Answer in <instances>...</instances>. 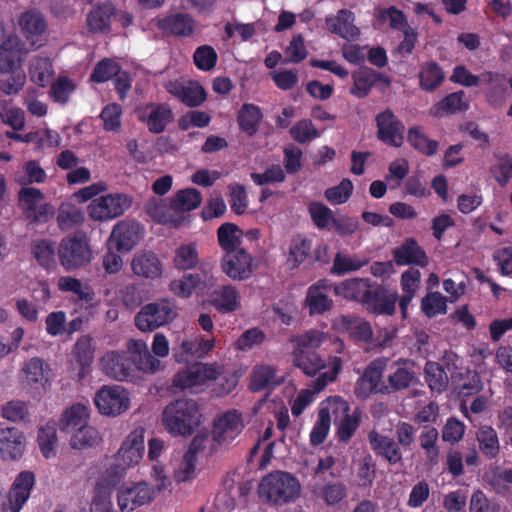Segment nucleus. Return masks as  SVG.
<instances>
[{"mask_svg": "<svg viewBox=\"0 0 512 512\" xmlns=\"http://www.w3.org/2000/svg\"><path fill=\"white\" fill-rule=\"evenodd\" d=\"M197 401L179 398L170 402L162 412V425L173 436H190L201 422Z\"/></svg>", "mask_w": 512, "mask_h": 512, "instance_id": "obj_1", "label": "nucleus"}, {"mask_svg": "<svg viewBox=\"0 0 512 512\" xmlns=\"http://www.w3.org/2000/svg\"><path fill=\"white\" fill-rule=\"evenodd\" d=\"M299 480L289 472L272 471L259 484V497L272 506H283L296 501L300 496Z\"/></svg>", "mask_w": 512, "mask_h": 512, "instance_id": "obj_2", "label": "nucleus"}, {"mask_svg": "<svg viewBox=\"0 0 512 512\" xmlns=\"http://www.w3.org/2000/svg\"><path fill=\"white\" fill-rule=\"evenodd\" d=\"M324 335L317 330H309L294 340L292 352L293 365L307 376H315L326 367L325 361L317 353Z\"/></svg>", "mask_w": 512, "mask_h": 512, "instance_id": "obj_3", "label": "nucleus"}, {"mask_svg": "<svg viewBox=\"0 0 512 512\" xmlns=\"http://www.w3.org/2000/svg\"><path fill=\"white\" fill-rule=\"evenodd\" d=\"M57 256L63 269L74 271L88 265L92 250L85 232L75 231L63 237L57 247Z\"/></svg>", "mask_w": 512, "mask_h": 512, "instance_id": "obj_4", "label": "nucleus"}, {"mask_svg": "<svg viewBox=\"0 0 512 512\" xmlns=\"http://www.w3.org/2000/svg\"><path fill=\"white\" fill-rule=\"evenodd\" d=\"M177 307L168 298L145 304L135 315V326L142 332H151L171 323L177 317Z\"/></svg>", "mask_w": 512, "mask_h": 512, "instance_id": "obj_5", "label": "nucleus"}, {"mask_svg": "<svg viewBox=\"0 0 512 512\" xmlns=\"http://www.w3.org/2000/svg\"><path fill=\"white\" fill-rule=\"evenodd\" d=\"M133 203V198L125 193H109L91 201L88 214L96 221H107L122 216Z\"/></svg>", "mask_w": 512, "mask_h": 512, "instance_id": "obj_6", "label": "nucleus"}, {"mask_svg": "<svg viewBox=\"0 0 512 512\" xmlns=\"http://www.w3.org/2000/svg\"><path fill=\"white\" fill-rule=\"evenodd\" d=\"M386 366V359L383 358L374 359L367 365L354 386V394L358 399H366L372 394L388 395L386 382L383 381Z\"/></svg>", "mask_w": 512, "mask_h": 512, "instance_id": "obj_7", "label": "nucleus"}, {"mask_svg": "<svg viewBox=\"0 0 512 512\" xmlns=\"http://www.w3.org/2000/svg\"><path fill=\"white\" fill-rule=\"evenodd\" d=\"M43 192L35 187L22 186L18 192L19 205L25 217L34 223H46L53 214V206L49 203H40L44 200Z\"/></svg>", "mask_w": 512, "mask_h": 512, "instance_id": "obj_8", "label": "nucleus"}, {"mask_svg": "<svg viewBox=\"0 0 512 512\" xmlns=\"http://www.w3.org/2000/svg\"><path fill=\"white\" fill-rule=\"evenodd\" d=\"M218 376L219 371L214 365L198 363L177 372L173 378V386L195 393L210 381L216 380Z\"/></svg>", "mask_w": 512, "mask_h": 512, "instance_id": "obj_9", "label": "nucleus"}, {"mask_svg": "<svg viewBox=\"0 0 512 512\" xmlns=\"http://www.w3.org/2000/svg\"><path fill=\"white\" fill-rule=\"evenodd\" d=\"M377 138L382 143L391 147H401L405 138V125L387 108L375 116Z\"/></svg>", "mask_w": 512, "mask_h": 512, "instance_id": "obj_10", "label": "nucleus"}, {"mask_svg": "<svg viewBox=\"0 0 512 512\" xmlns=\"http://www.w3.org/2000/svg\"><path fill=\"white\" fill-rule=\"evenodd\" d=\"M137 119L153 134H161L174 119L172 109L163 103L150 102L135 109Z\"/></svg>", "mask_w": 512, "mask_h": 512, "instance_id": "obj_11", "label": "nucleus"}, {"mask_svg": "<svg viewBox=\"0 0 512 512\" xmlns=\"http://www.w3.org/2000/svg\"><path fill=\"white\" fill-rule=\"evenodd\" d=\"M129 402L127 391L119 385L103 386L94 397V403L99 412L107 416H116L125 412Z\"/></svg>", "mask_w": 512, "mask_h": 512, "instance_id": "obj_12", "label": "nucleus"}, {"mask_svg": "<svg viewBox=\"0 0 512 512\" xmlns=\"http://www.w3.org/2000/svg\"><path fill=\"white\" fill-rule=\"evenodd\" d=\"M397 301L398 293L396 291H391L388 287L371 281L363 306L375 315L390 316L395 313Z\"/></svg>", "mask_w": 512, "mask_h": 512, "instance_id": "obj_13", "label": "nucleus"}, {"mask_svg": "<svg viewBox=\"0 0 512 512\" xmlns=\"http://www.w3.org/2000/svg\"><path fill=\"white\" fill-rule=\"evenodd\" d=\"M155 496L152 485L141 481L130 486L123 485L118 491V506L120 512H132L136 508L149 503Z\"/></svg>", "mask_w": 512, "mask_h": 512, "instance_id": "obj_14", "label": "nucleus"}, {"mask_svg": "<svg viewBox=\"0 0 512 512\" xmlns=\"http://www.w3.org/2000/svg\"><path fill=\"white\" fill-rule=\"evenodd\" d=\"M155 25L163 35L176 38L193 36L197 28L196 20L188 13L177 12L155 19Z\"/></svg>", "mask_w": 512, "mask_h": 512, "instance_id": "obj_15", "label": "nucleus"}, {"mask_svg": "<svg viewBox=\"0 0 512 512\" xmlns=\"http://www.w3.org/2000/svg\"><path fill=\"white\" fill-rule=\"evenodd\" d=\"M221 268L234 281L247 280L253 274V258L244 248H239L222 257Z\"/></svg>", "mask_w": 512, "mask_h": 512, "instance_id": "obj_16", "label": "nucleus"}, {"mask_svg": "<svg viewBox=\"0 0 512 512\" xmlns=\"http://www.w3.org/2000/svg\"><path fill=\"white\" fill-rule=\"evenodd\" d=\"M141 226L135 221L122 220L112 230L108 241L110 249L119 253L131 251L140 241Z\"/></svg>", "mask_w": 512, "mask_h": 512, "instance_id": "obj_17", "label": "nucleus"}, {"mask_svg": "<svg viewBox=\"0 0 512 512\" xmlns=\"http://www.w3.org/2000/svg\"><path fill=\"white\" fill-rule=\"evenodd\" d=\"M334 283L329 279H320L307 289L305 305L309 315H323L333 307V300L328 296L333 291Z\"/></svg>", "mask_w": 512, "mask_h": 512, "instance_id": "obj_18", "label": "nucleus"}, {"mask_svg": "<svg viewBox=\"0 0 512 512\" xmlns=\"http://www.w3.org/2000/svg\"><path fill=\"white\" fill-rule=\"evenodd\" d=\"M243 428L244 423L241 413L237 410L226 411L213 422V440L218 444L232 441L242 432Z\"/></svg>", "mask_w": 512, "mask_h": 512, "instance_id": "obj_19", "label": "nucleus"}, {"mask_svg": "<svg viewBox=\"0 0 512 512\" xmlns=\"http://www.w3.org/2000/svg\"><path fill=\"white\" fill-rule=\"evenodd\" d=\"M414 366L415 363L411 359H398L391 365V372L386 382L388 395L408 389L417 382Z\"/></svg>", "mask_w": 512, "mask_h": 512, "instance_id": "obj_20", "label": "nucleus"}, {"mask_svg": "<svg viewBox=\"0 0 512 512\" xmlns=\"http://www.w3.org/2000/svg\"><path fill=\"white\" fill-rule=\"evenodd\" d=\"M391 254L398 266L414 265L424 268L429 264L425 250L412 237L406 238L399 246L393 248Z\"/></svg>", "mask_w": 512, "mask_h": 512, "instance_id": "obj_21", "label": "nucleus"}, {"mask_svg": "<svg viewBox=\"0 0 512 512\" xmlns=\"http://www.w3.org/2000/svg\"><path fill=\"white\" fill-rule=\"evenodd\" d=\"M25 450V436L13 426L0 424V457L5 461L17 460Z\"/></svg>", "mask_w": 512, "mask_h": 512, "instance_id": "obj_22", "label": "nucleus"}, {"mask_svg": "<svg viewBox=\"0 0 512 512\" xmlns=\"http://www.w3.org/2000/svg\"><path fill=\"white\" fill-rule=\"evenodd\" d=\"M100 365L102 371L118 381H127L133 376V363L130 357L124 352L109 351L105 353Z\"/></svg>", "mask_w": 512, "mask_h": 512, "instance_id": "obj_23", "label": "nucleus"}, {"mask_svg": "<svg viewBox=\"0 0 512 512\" xmlns=\"http://www.w3.org/2000/svg\"><path fill=\"white\" fill-rule=\"evenodd\" d=\"M35 485V475L31 471H21L15 478L7 500L11 512H20L23 505L30 497L31 491Z\"/></svg>", "mask_w": 512, "mask_h": 512, "instance_id": "obj_24", "label": "nucleus"}, {"mask_svg": "<svg viewBox=\"0 0 512 512\" xmlns=\"http://www.w3.org/2000/svg\"><path fill=\"white\" fill-rule=\"evenodd\" d=\"M169 94L177 98L187 107H198L207 99V93L198 82H189L187 85L177 80L169 81L166 84Z\"/></svg>", "mask_w": 512, "mask_h": 512, "instance_id": "obj_25", "label": "nucleus"}, {"mask_svg": "<svg viewBox=\"0 0 512 512\" xmlns=\"http://www.w3.org/2000/svg\"><path fill=\"white\" fill-rule=\"evenodd\" d=\"M368 441L373 452L390 465H397L402 461V449L393 438L372 430L368 434Z\"/></svg>", "mask_w": 512, "mask_h": 512, "instance_id": "obj_26", "label": "nucleus"}, {"mask_svg": "<svg viewBox=\"0 0 512 512\" xmlns=\"http://www.w3.org/2000/svg\"><path fill=\"white\" fill-rule=\"evenodd\" d=\"M352 79L353 85L350 89V94L360 99L368 96L371 89L378 82H384L387 86L391 83L388 76L369 67H361L359 70L354 71Z\"/></svg>", "mask_w": 512, "mask_h": 512, "instance_id": "obj_27", "label": "nucleus"}, {"mask_svg": "<svg viewBox=\"0 0 512 512\" xmlns=\"http://www.w3.org/2000/svg\"><path fill=\"white\" fill-rule=\"evenodd\" d=\"M208 302L219 313L228 314L240 308L241 296L235 286L231 284L220 285L210 292Z\"/></svg>", "mask_w": 512, "mask_h": 512, "instance_id": "obj_28", "label": "nucleus"}, {"mask_svg": "<svg viewBox=\"0 0 512 512\" xmlns=\"http://www.w3.org/2000/svg\"><path fill=\"white\" fill-rule=\"evenodd\" d=\"M481 80L482 84L487 85L484 91L487 103L495 109L501 108L508 92L506 77L495 72H485L481 75Z\"/></svg>", "mask_w": 512, "mask_h": 512, "instance_id": "obj_29", "label": "nucleus"}, {"mask_svg": "<svg viewBox=\"0 0 512 512\" xmlns=\"http://www.w3.org/2000/svg\"><path fill=\"white\" fill-rule=\"evenodd\" d=\"M143 428L133 430L122 443L118 450L119 460L127 466L137 464L143 457L145 451Z\"/></svg>", "mask_w": 512, "mask_h": 512, "instance_id": "obj_30", "label": "nucleus"}, {"mask_svg": "<svg viewBox=\"0 0 512 512\" xmlns=\"http://www.w3.org/2000/svg\"><path fill=\"white\" fill-rule=\"evenodd\" d=\"M131 269L135 275L150 280L160 278L163 272L160 259L152 251L137 252L132 258Z\"/></svg>", "mask_w": 512, "mask_h": 512, "instance_id": "obj_31", "label": "nucleus"}, {"mask_svg": "<svg viewBox=\"0 0 512 512\" xmlns=\"http://www.w3.org/2000/svg\"><path fill=\"white\" fill-rule=\"evenodd\" d=\"M370 284L369 278H351L334 284L333 292L336 296L359 302L363 306Z\"/></svg>", "mask_w": 512, "mask_h": 512, "instance_id": "obj_32", "label": "nucleus"}, {"mask_svg": "<svg viewBox=\"0 0 512 512\" xmlns=\"http://www.w3.org/2000/svg\"><path fill=\"white\" fill-rule=\"evenodd\" d=\"M469 109V102L466 93L462 90L446 95L430 109V115L441 118L446 115L466 112Z\"/></svg>", "mask_w": 512, "mask_h": 512, "instance_id": "obj_33", "label": "nucleus"}, {"mask_svg": "<svg viewBox=\"0 0 512 512\" xmlns=\"http://www.w3.org/2000/svg\"><path fill=\"white\" fill-rule=\"evenodd\" d=\"M115 15L112 3L96 5L87 15V27L91 33H107L110 31L111 19Z\"/></svg>", "mask_w": 512, "mask_h": 512, "instance_id": "obj_34", "label": "nucleus"}, {"mask_svg": "<svg viewBox=\"0 0 512 512\" xmlns=\"http://www.w3.org/2000/svg\"><path fill=\"white\" fill-rule=\"evenodd\" d=\"M89 419L88 408L76 403L65 409L59 420V429L66 434H70L83 427Z\"/></svg>", "mask_w": 512, "mask_h": 512, "instance_id": "obj_35", "label": "nucleus"}, {"mask_svg": "<svg viewBox=\"0 0 512 512\" xmlns=\"http://www.w3.org/2000/svg\"><path fill=\"white\" fill-rule=\"evenodd\" d=\"M262 119L263 113L260 107L252 103L243 104L237 114L239 129L249 137L257 134Z\"/></svg>", "mask_w": 512, "mask_h": 512, "instance_id": "obj_36", "label": "nucleus"}, {"mask_svg": "<svg viewBox=\"0 0 512 512\" xmlns=\"http://www.w3.org/2000/svg\"><path fill=\"white\" fill-rule=\"evenodd\" d=\"M464 461L467 466H478L480 463L479 451L473 446L463 459L462 453L457 449H450L446 455V469L454 478L464 474Z\"/></svg>", "mask_w": 512, "mask_h": 512, "instance_id": "obj_37", "label": "nucleus"}, {"mask_svg": "<svg viewBox=\"0 0 512 512\" xmlns=\"http://www.w3.org/2000/svg\"><path fill=\"white\" fill-rule=\"evenodd\" d=\"M354 14L346 9L338 12L335 18L327 19V25L332 33L344 39H356L359 36V29L354 25Z\"/></svg>", "mask_w": 512, "mask_h": 512, "instance_id": "obj_38", "label": "nucleus"}, {"mask_svg": "<svg viewBox=\"0 0 512 512\" xmlns=\"http://www.w3.org/2000/svg\"><path fill=\"white\" fill-rule=\"evenodd\" d=\"M476 440L479 451L483 456L492 460L498 457L500 453V442L496 430L490 425H481L476 431Z\"/></svg>", "mask_w": 512, "mask_h": 512, "instance_id": "obj_39", "label": "nucleus"}, {"mask_svg": "<svg viewBox=\"0 0 512 512\" xmlns=\"http://www.w3.org/2000/svg\"><path fill=\"white\" fill-rule=\"evenodd\" d=\"M452 383L458 394L463 397L476 395L483 388L480 375L476 371L470 369H466L464 372H459L453 375Z\"/></svg>", "mask_w": 512, "mask_h": 512, "instance_id": "obj_40", "label": "nucleus"}, {"mask_svg": "<svg viewBox=\"0 0 512 512\" xmlns=\"http://www.w3.org/2000/svg\"><path fill=\"white\" fill-rule=\"evenodd\" d=\"M22 385L24 388L38 389L44 387V383L48 380L45 370L44 362L34 357L27 361L22 368Z\"/></svg>", "mask_w": 512, "mask_h": 512, "instance_id": "obj_41", "label": "nucleus"}, {"mask_svg": "<svg viewBox=\"0 0 512 512\" xmlns=\"http://www.w3.org/2000/svg\"><path fill=\"white\" fill-rule=\"evenodd\" d=\"M215 348L214 338H205L197 336L194 340H185L181 344L182 353L174 352V358L177 362L184 361V354L196 358H204Z\"/></svg>", "mask_w": 512, "mask_h": 512, "instance_id": "obj_42", "label": "nucleus"}, {"mask_svg": "<svg viewBox=\"0 0 512 512\" xmlns=\"http://www.w3.org/2000/svg\"><path fill=\"white\" fill-rule=\"evenodd\" d=\"M73 354L76 358V362L81 367L78 377L79 380H82L88 374L89 368L94 360L92 338L89 335L81 336L74 345Z\"/></svg>", "mask_w": 512, "mask_h": 512, "instance_id": "obj_43", "label": "nucleus"}, {"mask_svg": "<svg viewBox=\"0 0 512 512\" xmlns=\"http://www.w3.org/2000/svg\"><path fill=\"white\" fill-rule=\"evenodd\" d=\"M445 74L442 67L435 61H428L421 65L419 71L420 87L424 91L436 90L444 81Z\"/></svg>", "mask_w": 512, "mask_h": 512, "instance_id": "obj_44", "label": "nucleus"}, {"mask_svg": "<svg viewBox=\"0 0 512 512\" xmlns=\"http://www.w3.org/2000/svg\"><path fill=\"white\" fill-rule=\"evenodd\" d=\"M407 142L414 150L425 156L435 155L439 147V142L429 139L420 126H412L408 129Z\"/></svg>", "mask_w": 512, "mask_h": 512, "instance_id": "obj_45", "label": "nucleus"}, {"mask_svg": "<svg viewBox=\"0 0 512 512\" xmlns=\"http://www.w3.org/2000/svg\"><path fill=\"white\" fill-rule=\"evenodd\" d=\"M20 48L17 37L9 36L0 44V72H11L20 62Z\"/></svg>", "mask_w": 512, "mask_h": 512, "instance_id": "obj_46", "label": "nucleus"}, {"mask_svg": "<svg viewBox=\"0 0 512 512\" xmlns=\"http://www.w3.org/2000/svg\"><path fill=\"white\" fill-rule=\"evenodd\" d=\"M19 24L26 38L42 35L48 27L44 15L36 9L25 11L19 18Z\"/></svg>", "mask_w": 512, "mask_h": 512, "instance_id": "obj_47", "label": "nucleus"}, {"mask_svg": "<svg viewBox=\"0 0 512 512\" xmlns=\"http://www.w3.org/2000/svg\"><path fill=\"white\" fill-rule=\"evenodd\" d=\"M208 280L207 273H185L181 279L170 284L171 291L179 297H189L201 284Z\"/></svg>", "mask_w": 512, "mask_h": 512, "instance_id": "obj_48", "label": "nucleus"}, {"mask_svg": "<svg viewBox=\"0 0 512 512\" xmlns=\"http://www.w3.org/2000/svg\"><path fill=\"white\" fill-rule=\"evenodd\" d=\"M367 264L368 259L364 257H360L356 254L349 255L337 252L333 259V265L330 269V273L332 275L342 276L347 273L358 271Z\"/></svg>", "mask_w": 512, "mask_h": 512, "instance_id": "obj_49", "label": "nucleus"}, {"mask_svg": "<svg viewBox=\"0 0 512 512\" xmlns=\"http://www.w3.org/2000/svg\"><path fill=\"white\" fill-rule=\"evenodd\" d=\"M242 234V230L234 223L226 222L218 228V244L225 254L240 248Z\"/></svg>", "mask_w": 512, "mask_h": 512, "instance_id": "obj_50", "label": "nucleus"}, {"mask_svg": "<svg viewBox=\"0 0 512 512\" xmlns=\"http://www.w3.org/2000/svg\"><path fill=\"white\" fill-rule=\"evenodd\" d=\"M201 193L195 188H185L176 192L170 201V208L174 211L189 212L200 206Z\"/></svg>", "mask_w": 512, "mask_h": 512, "instance_id": "obj_51", "label": "nucleus"}, {"mask_svg": "<svg viewBox=\"0 0 512 512\" xmlns=\"http://www.w3.org/2000/svg\"><path fill=\"white\" fill-rule=\"evenodd\" d=\"M37 443L46 459L56 456L58 447L57 429L54 423H47L38 430Z\"/></svg>", "mask_w": 512, "mask_h": 512, "instance_id": "obj_52", "label": "nucleus"}, {"mask_svg": "<svg viewBox=\"0 0 512 512\" xmlns=\"http://www.w3.org/2000/svg\"><path fill=\"white\" fill-rule=\"evenodd\" d=\"M84 213L76 205L70 203L62 204L57 213V224L62 231L70 230L80 226L84 222Z\"/></svg>", "mask_w": 512, "mask_h": 512, "instance_id": "obj_53", "label": "nucleus"}, {"mask_svg": "<svg viewBox=\"0 0 512 512\" xmlns=\"http://www.w3.org/2000/svg\"><path fill=\"white\" fill-rule=\"evenodd\" d=\"M424 372L425 380L432 391L441 393L447 388L449 380L441 364L428 361L425 364Z\"/></svg>", "mask_w": 512, "mask_h": 512, "instance_id": "obj_54", "label": "nucleus"}, {"mask_svg": "<svg viewBox=\"0 0 512 512\" xmlns=\"http://www.w3.org/2000/svg\"><path fill=\"white\" fill-rule=\"evenodd\" d=\"M46 179L47 174L39 162L29 160L23 164L21 172L16 177V182L21 186H29L35 183H44Z\"/></svg>", "mask_w": 512, "mask_h": 512, "instance_id": "obj_55", "label": "nucleus"}, {"mask_svg": "<svg viewBox=\"0 0 512 512\" xmlns=\"http://www.w3.org/2000/svg\"><path fill=\"white\" fill-rule=\"evenodd\" d=\"M199 262V255L194 244L179 246L173 258L174 267L178 270L194 269Z\"/></svg>", "mask_w": 512, "mask_h": 512, "instance_id": "obj_56", "label": "nucleus"}, {"mask_svg": "<svg viewBox=\"0 0 512 512\" xmlns=\"http://www.w3.org/2000/svg\"><path fill=\"white\" fill-rule=\"evenodd\" d=\"M439 432L434 427H426L420 437V447L425 451L427 460L430 464L435 465L439 461L440 449L437 446Z\"/></svg>", "mask_w": 512, "mask_h": 512, "instance_id": "obj_57", "label": "nucleus"}, {"mask_svg": "<svg viewBox=\"0 0 512 512\" xmlns=\"http://www.w3.org/2000/svg\"><path fill=\"white\" fill-rule=\"evenodd\" d=\"M32 252L37 262L43 268L49 270L56 266L55 245L52 241L41 239L34 243Z\"/></svg>", "mask_w": 512, "mask_h": 512, "instance_id": "obj_58", "label": "nucleus"}, {"mask_svg": "<svg viewBox=\"0 0 512 512\" xmlns=\"http://www.w3.org/2000/svg\"><path fill=\"white\" fill-rule=\"evenodd\" d=\"M121 71L120 65L110 58L100 60L90 74L89 81L93 83H105L114 78Z\"/></svg>", "mask_w": 512, "mask_h": 512, "instance_id": "obj_59", "label": "nucleus"}, {"mask_svg": "<svg viewBox=\"0 0 512 512\" xmlns=\"http://www.w3.org/2000/svg\"><path fill=\"white\" fill-rule=\"evenodd\" d=\"M276 369L270 365H261L255 367L252 377L250 388L252 391L258 392L269 386H275Z\"/></svg>", "mask_w": 512, "mask_h": 512, "instance_id": "obj_60", "label": "nucleus"}, {"mask_svg": "<svg viewBox=\"0 0 512 512\" xmlns=\"http://www.w3.org/2000/svg\"><path fill=\"white\" fill-rule=\"evenodd\" d=\"M70 445L73 449H86L94 446L98 442V432L95 428L88 425V422L81 428L70 433Z\"/></svg>", "mask_w": 512, "mask_h": 512, "instance_id": "obj_61", "label": "nucleus"}, {"mask_svg": "<svg viewBox=\"0 0 512 512\" xmlns=\"http://www.w3.org/2000/svg\"><path fill=\"white\" fill-rule=\"evenodd\" d=\"M311 252V240L297 235L295 236L289 248V261L292 262V268H297L309 256Z\"/></svg>", "mask_w": 512, "mask_h": 512, "instance_id": "obj_62", "label": "nucleus"}, {"mask_svg": "<svg viewBox=\"0 0 512 512\" xmlns=\"http://www.w3.org/2000/svg\"><path fill=\"white\" fill-rule=\"evenodd\" d=\"M315 494L324 500L328 506L338 504L346 497V486L341 482L328 483L321 487H316Z\"/></svg>", "mask_w": 512, "mask_h": 512, "instance_id": "obj_63", "label": "nucleus"}, {"mask_svg": "<svg viewBox=\"0 0 512 512\" xmlns=\"http://www.w3.org/2000/svg\"><path fill=\"white\" fill-rule=\"evenodd\" d=\"M376 474V464L370 454L363 457L359 463L356 474V483L359 488H368L373 484Z\"/></svg>", "mask_w": 512, "mask_h": 512, "instance_id": "obj_64", "label": "nucleus"}]
</instances>
